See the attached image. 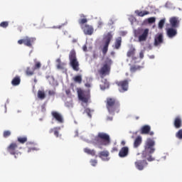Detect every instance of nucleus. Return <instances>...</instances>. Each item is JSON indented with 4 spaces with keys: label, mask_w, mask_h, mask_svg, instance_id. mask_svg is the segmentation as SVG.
I'll use <instances>...</instances> for the list:
<instances>
[{
    "label": "nucleus",
    "mask_w": 182,
    "mask_h": 182,
    "mask_svg": "<svg viewBox=\"0 0 182 182\" xmlns=\"http://www.w3.org/2000/svg\"><path fill=\"white\" fill-rule=\"evenodd\" d=\"M176 139H178V140H182V129H179L176 133Z\"/></svg>",
    "instance_id": "c9c22d12"
},
{
    "label": "nucleus",
    "mask_w": 182,
    "mask_h": 182,
    "mask_svg": "<svg viewBox=\"0 0 182 182\" xmlns=\"http://www.w3.org/2000/svg\"><path fill=\"white\" fill-rule=\"evenodd\" d=\"M169 23L171 28H178L180 26V18L176 16L171 17L169 19Z\"/></svg>",
    "instance_id": "2eb2a0df"
},
{
    "label": "nucleus",
    "mask_w": 182,
    "mask_h": 182,
    "mask_svg": "<svg viewBox=\"0 0 182 182\" xmlns=\"http://www.w3.org/2000/svg\"><path fill=\"white\" fill-rule=\"evenodd\" d=\"M34 82H35V83H36V82H38V80H36V78L34 79Z\"/></svg>",
    "instance_id": "5fc2aeb1"
},
{
    "label": "nucleus",
    "mask_w": 182,
    "mask_h": 182,
    "mask_svg": "<svg viewBox=\"0 0 182 182\" xmlns=\"http://www.w3.org/2000/svg\"><path fill=\"white\" fill-rule=\"evenodd\" d=\"M139 58H140L141 59H143V58H144V52L141 51V52L139 53Z\"/></svg>",
    "instance_id": "49530a36"
},
{
    "label": "nucleus",
    "mask_w": 182,
    "mask_h": 182,
    "mask_svg": "<svg viewBox=\"0 0 182 182\" xmlns=\"http://www.w3.org/2000/svg\"><path fill=\"white\" fill-rule=\"evenodd\" d=\"M149 23H154L156 22V18L154 17H150L148 18Z\"/></svg>",
    "instance_id": "79ce46f5"
},
{
    "label": "nucleus",
    "mask_w": 182,
    "mask_h": 182,
    "mask_svg": "<svg viewBox=\"0 0 182 182\" xmlns=\"http://www.w3.org/2000/svg\"><path fill=\"white\" fill-rule=\"evenodd\" d=\"M90 163L91 166H92L93 167H95V166H97V160H96V159H91L90 161Z\"/></svg>",
    "instance_id": "a19ab883"
},
{
    "label": "nucleus",
    "mask_w": 182,
    "mask_h": 182,
    "mask_svg": "<svg viewBox=\"0 0 182 182\" xmlns=\"http://www.w3.org/2000/svg\"><path fill=\"white\" fill-rule=\"evenodd\" d=\"M164 23H166V19L163 18L159 23V29H163V27L164 26Z\"/></svg>",
    "instance_id": "e433bc0d"
},
{
    "label": "nucleus",
    "mask_w": 182,
    "mask_h": 182,
    "mask_svg": "<svg viewBox=\"0 0 182 182\" xmlns=\"http://www.w3.org/2000/svg\"><path fill=\"white\" fill-rule=\"evenodd\" d=\"M19 146H18V143L12 142L7 147L6 150L8 153L11 154V156H14L15 159L19 158L21 156V152L19 151Z\"/></svg>",
    "instance_id": "39448f33"
},
{
    "label": "nucleus",
    "mask_w": 182,
    "mask_h": 182,
    "mask_svg": "<svg viewBox=\"0 0 182 182\" xmlns=\"http://www.w3.org/2000/svg\"><path fill=\"white\" fill-rule=\"evenodd\" d=\"M51 115L58 122V123H63L64 119H63V116L60 114V113L53 111L51 112Z\"/></svg>",
    "instance_id": "a211bd4d"
},
{
    "label": "nucleus",
    "mask_w": 182,
    "mask_h": 182,
    "mask_svg": "<svg viewBox=\"0 0 182 182\" xmlns=\"http://www.w3.org/2000/svg\"><path fill=\"white\" fill-rule=\"evenodd\" d=\"M55 91H53V90H49L48 91V95H49V96H55Z\"/></svg>",
    "instance_id": "c03bdc74"
},
{
    "label": "nucleus",
    "mask_w": 182,
    "mask_h": 182,
    "mask_svg": "<svg viewBox=\"0 0 182 182\" xmlns=\"http://www.w3.org/2000/svg\"><path fill=\"white\" fill-rule=\"evenodd\" d=\"M156 142L154 140L151 139V138H148L145 142L144 145V150L142 151V158L146 159L150 154H153L156 149H154V146Z\"/></svg>",
    "instance_id": "7ed1b4c3"
},
{
    "label": "nucleus",
    "mask_w": 182,
    "mask_h": 182,
    "mask_svg": "<svg viewBox=\"0 0 182 182\" xmlns=\"http://www.w3.org/2000/svg\"><path fill=\"white\" fill-rule=\"evenodd\" d=\"M59 130H60V127H55L54 128H51L49 130V133L50 134L54 133V136H55V137H59Z\"/></svg>",
    "instance_id": "5701e85b"
},
{
    "label": "nucleus",
    "mask_w": 182,
    "mask_h": 182,
    "mask_svg": "<svg viewBox=\"0 0 182 182\" xmlns=\"http://www.w3.org/2000/svg\"><path fill=\"white\" fill-rule=\"evenodd\" d=\"M3 136L5 139L9 137V136H11V131L9 130L4 131L3 133Z\"/></svg>",
    "instance_id": "58836bf2"
},
{
    "label": "nucleus",
    "mask_w": 182,
    "mask_h": 182,
    "mask_svg": "<svg viewBox=\"0 0 182 182\" xmlns=\"http://www.w3.org/2000/svg\"><path fill=\"white\" fill-rule=\"evenodd\" d=\"M57 69H63V63L57 64Z\"/></svg>",
    "instance_id": "37998d69"
},
{
    "label": "nucleus",
    "mask_w": 182,
    "mask_h": 182,
    "mask_svg": "<svg viewBox=\"0 0 182 182\" xmlns=\"http://www.w3.org/2000/svg\"><path fill=\"white\" fill-rule=\"evenodd\" d=\"M129 82L130 80H124L121 81H117L115 85L118 87V90L120 93H124L129 90Z\"/></svg>",
    "instance_id": "6e6552de"
},
{
    "label": "nucleus",
    "mask_w": 182,
    "mask_h": 182,
    "mask_svg": "<svg viewBox=\"0 0 182 182\" xmlns=\"http://www.w3.org/2000/svg\"><path fill=\"white\" fill-rule=\"evenodd\" d=\"M17 141L21 144H25L28 141V138L26 136H19L17 138Z\"/></svg>",
    "instance_id": "c85d7f7f"
},
{
    "label": "nucleus",
    "mask_w": 182,
    "mask_h": 182,
    "mask_svg": "<svg viewBox=\"0 0 182 182\" xmlns=\"http://www.w3.org/2000/svg\"><path fill=\"white\" fill-rule=\"evenodd\" d=\"M69 60L70 66L73 68V70H75V72H79V61H77L76 51L75 50H72L70 52Z\"/></svg>",
    "instance_id": "20e7f679"
},
{
    "label": "nucleus",
    "mask_w": 182,
    "mask_h": 182,
    "mask_svg": "<svg viewBox=\"0 0 182 182\" xmlns=\"http://www.w3.org/2000/svg\"><path fill=\"white\" fill-rule=\"evenodd\" d=\"M42 68V64L39 61L35 60V65L33 66V70H39V69Z\"/></svg>",
    "instance_id": "7c9ffc66"
},
{
    "label": "nucleus",
    "mask_w": 182,
    "mask_h": 182,
    "mask_svg": "<svg viewBox=\"0 0 182 182\" xmlns=\"http://www.w3.org/2000/svg\"><path fill=\"white\" fill-rule=\"evenodd\" d=\"M136 14L138 15V16H145V15H149L150 14V12L147 11H136Z\"/></svg>",
    "instance_id": "72a5a7b5"
},
{
    "label": "nucleus",
    "mask_w": 182,
    "mask_h": 182,
    "mask_svg": "<svg viewBox=\"0 0 182 182\" xmlns=\"http://www.w3.org/2000/svg\"><path fill=\"white\" fill-rule=\"evenodd\" d=\"M136 119H139V117H136Z\"/></svg>",
    "instance_id": "6e6d98bb"
},
{
    "label": "nucleus",
    "mask_w": 182,
    "mask_h": 182,
    "mask_svg": "<svg viewBox=\"0 0 182 182\" xmlns=\"http://www.w3.org/2000/svg\"><path fill=\"white\" fill-rule=\"evenodd\" d=\"M113 61L112 59L107 58L104 63H102L100 70H98V73L100 77L102 79L101 83L100 84V87L101 90H105V89H109V84L107 79H105V76L110 75V70L112 69V64Z\"/></svg>",
    "instance_id": "f257e3e1"
},
{
    "label": "nucleus",
    "mask_w": 182,
    "mask_h": 182,
    "mask_svg": "<svg viewBox=\"0 0 182 182\" xmlns=\"http://www.w3.org/2000/svg\"><path fill=\"white\" fill-rule=\"evenodd\" d=\"M80 18H80L78 20V23H79V25H80V26L82 28V26H83V25H85V23H87V18H85L84 14H80Z\"/></svg>",
    "instance_id": "b1692460"
},
{
    "label": "nucleus",
    "mask_w": 182,
    "mask_h": 182,
    "mask_svg": "<svg viewBox=\"0 0 182 182\" xmlns=\"http://www.w3.org/2000/svg\"><path fill=\"white\" fill-rule=\"evenodd\" d=\"M26 75L27 76H33V75H35V70L33 69H31L30 67H28L26 70Z\"/></svg>",
    "instance_id": "c756f323"
},
{
    "label": "nucleus",
    "mask_w": 182,
    "mask_h": 182,
    "mask_svg": "<svg viewBox=\"0 0 182 182\" xmlns=\"http://www.w3.org/2000/svg\"><path fill=\"white\" fill-rule=\"evenodd\" d=\"M81 28L83 31L85 35H93V32H95L93 26L88 24H85L84 26H82Z\"/></svg>",
    "instance_id": "dca6fc26"
},
{
    "label": "nucleus",
    "mask_w": 182,
    "mask_h": 182,
    "mask_svg": "<svg viewBox=\"0 0 182 182\" xmlns=\"http://www.w3.org/2000/svg\"><path fill=\"white\" fill-rule=\"evenodd\" d=\"M140 144H141V136H138L134 141V149H137V147H139V146H140Z\"/></svg>",
    "instance_id": "a878e982"
},
{
    "label": "nucleus",
    "mask_w": 182,
    "mask_h": 182,
    "mask_svg": "<svg viewBox=\"0 0 182 182\" xmlns=\"http://www.w3.org/2000/svg\"><path fill=\"white\" fill-rule=\"evenodd\" d=\"M83 50H84L85 52H86V50H87V48L86 46H84V47H83Z\"/></svg>",
    "instance_id": "8fccbe9b"
},
{
    "label": "nucleus",
    "mask_w": 182,
    "mask_h": 182,
    "mask_svg": "<svg viewBox=\"0 0 182 182\" xmlns=\"http://www.w3.org/2000/svg\"><path fill=\"white\" fill-rule=\"evenodd\" d=\"M85 86H86V87H90V84L86 83V84H85Z\"/></svg>",
    "instance_id": "3c124183"
},
{
    "label": "nucleus",
    "mask_w": 182,
    "mask_h": 182,
    "mask_svg": "<svg viewBox=\"0 0 182 182\" xmlns=\"http://www.w3.org/2000/svg\"><path fill=\"white\" fill-rule=\"evenodd\" d=\"M141 69V67L139 65H132L130 68V70L132 73L136 72V70H140Z\"/></svg>",
    "instance_id": "f704fd0d"
},
{
    "label": "nucleus",
    "mask_w": 182,
    "mask_h": 182,
    "mask_svg": "<svg viewBox=\"0 0 182 182\" xmlns=\"http://www.w3.org/2000/svg\"><path fill=\"white\" fill-rule=\"evenodd\" d=\"M84 151L87 154H90V156H95L96 155V151H95L94 149H90L89 148H85Z\"/></svg>",
    "instance_id": "cd10ccee"
},
{
    "label": "nucleus",
    "mask_w": 182,
    "mask_h": 182,
    "mask_svg": "<svg viewBox=\"0 0 182 182\" xmlns=\"http://www.w3.org/2000/svg\"><path fill=\"white\" fill-rule=\"evenodd\" d=\"M141 134H149V136H154V132L151 131L150 125H144L141 128Z\"/></svg>",
    "instance_id": "ddd939ff"
},
{
    "label": "nucleus",
    "mask_w": 182,
    "mask_h": 182,
    "mask_svg": "<svg viewBox=\"0 0 182 182\" xmlns=\"http://www.w3.org/2000/svg\"><path fill=\"white\" fill-rule=\"evenodd\" d=\"M105 103L109 114H114V113H119L120 112V102H119L117 99L107 97Z\"/></svg>",
    "instance_id": "f03ea898"
},
{
    "label": "nucleus",
    "mask_w": 182,
    "mask_h": 182,
    "mask_svg": "<svg viewBox=\"0 0 182 182\" xmlns=\"http://www.w3.org/2000/svg\"><path fill=\"white\" fill-rule=\"evenodd\" d=\"M164 39H163V33H160L156 35L154 38V46H159V45H161L163 43Z\"/></svg>",
    "instance_id": "6ab92c4d"
},
{
    "label": "nucleus",
    "mask_w": 182,
    "mask_h": 182,
    "mask_svg": "<svg viewBox=\"0 0 182 182\" xmlns=\"http://www.w3.org/2000/svg\"><path fill=\"white\" fill-rule=\"evenodd\" d=\"M119 157L121 159H124L129 156V148L127 146H123L118 154Z\"/></svg>",
    "instance_id": "aec40b11"
},
{
    "label": "nucleus",
    "mask_w": 182,
    "mask_h": 182,
    "mask_svg": "<svg viewBox=\"0 0 182 182\" xmlns=\"http://www.w3.org/2000/svg\"><path fill=\"white\" fill-rule=\"evenodd\" d=\"M97 139L102 140L100 142L101 146H109V144H110V136L106 133H98Z\"/></svg>",
    "instance_id": "9d476101"
},
{
    "label": "nucleus",
    "mask_w": 182,
    "mask_h": 182,
    "mask_svg": "<svg viewBox=\"0 0 182 182\" xmlns=\"http://www.w3.org/2000/svg\"><path fill=\"white\" fill-rule=\"evenodd\" d=\"M78 98L81 100V102H83V103H87L90 99V92L80 90L78 91Z\"/></svg>",
    "instance_id": "9b49d317"
},
{
    "label": "nucleus",
    "mask_w": 182,
    "mask_h": 182,
    "mask_svg": "<svg viewBox=\"0 0 182 182\" xmlns=\"http://www.w3.org/2000/svg\"><path fill=\"white\" fill-rule=\"evenodd\" d=\"M119 149H117V147H113L111 150V153H114L116 151H118Z\"/></svg>",
    "instance_id": "de8ad7c7"
},
{
    "label": "nucleus",
    "mask_w": 182,
    "mask_h": 182,
    "mask_svg": "<svg viewBox=\"0 0 182 182\" xmlns=\"http://www.w3.org/2000/svg\"><path fill=\"white\" fill-rule=\"evenodd\" d=\"M135 36L138 37L139 42H146L149 37V28H139L135 31Z\"/></svg>",
    "instance_id": "423d86ee"
},
{
    "label": "nucleus",
    "mask_w": 182,
    "mask_h": 182,
    "mask_svg": "<svg viewBox=\"0 0 182 182\" xmlns=\"http://www.w3.org/2000/svg\"><path fill=\"white\" fill-rule=\"evenodd\" d=\"M109 156H110V153L107 150L102 151L98 153V157L103 161H109L110 160Z\"/></svg>",
    "instance_id": "4468645a"
},
{
    "label": "nucleus",
    "mask_w": 182,
    "mask_h": 182,
    "mask_svg": "<svg viewBox=\"0 0 182 182\" xmlns=\"http://www.w3.org/2000/svg\"><path fill=\"white\" fill-rule=\"evenodd\" d=\"M136 54V48L134 47H131L128 52L127 53V58H132L133 60H136L137 59L136 57H134V55Z\"/></svg>",
    "instance_id": "412c9836"
},
{
    "label": "nucleus",
    "mask_w": 182,
    "mask_h": 182,
    "mask_svg": "<svg viewBox=\"0 0 182 182\" xmlns=\"http://www.w3.org/2000/svg\"><path fill=\"white\" fill-rule=\"evenodd\" d=\"M122 146H124V144H126V142L124 141H122Z\"/></svg>",
    "instance_id": "603ef678"
},
{
    "label": "nucleus",
    "mask_w": 182,
    "mask_h": 182,
    "mask_svg": "<svg viewBox=\"0 0 182 182\" xmlns=\"http://www.w3.org/2000/svg\"><path fill=\"white\" fill-rule=\"evenodd\" d=\"M99 25H103V23H102L101 21L99 22Z\"/></svg>",
    "instance_id": "864d4df0"
},
{
    "label": "nucleus",
    "mask_w": 182,
    "mask_h": 182,
    "mask_svg": "<svg viewBox=\"0 0 182 182\" xmlns=\"http://www.w3.org/2000/svg\"><path fill=\"white\" fill-rule=\"evenodd\" d=\"M134 164L137 170L141 171L144 170V167H147L149 164L146 160H138L135 161Z\"/></svg>",
    "instance_id": "f8f14e48"
},
{
    "label": "nucleus",
    "mask_w": 182,
    "mask_h": 182,
    "mask_svg": "<svg viewBox=\"0 0 182 182\" xmlns=\"http://www.w3.org/2000/svg\"><path fill=\"white\" fill-rule=\"evenodd\" d=\"M121 46H122V38L119 37L115 41L114 48L115 49H120Z\"/></svg>",
    "instance_id": "bb28decb"
},
{
    "label": "nucleus",
    "mask_w": 182,
    "mask_h": 182,
    "mask_svg": "<svg viewBox=\"0 0 182 182\" xmlns=\"http://www.w3.org/2000/svg\"><path fill=\"white\" fill-rule=\"evenodd\" d=\"M21 84V77L20 76H16L11 81V85L13 86H18Z\"/></svg>",
    "instance_id": "393cba45"
},
{
    "label": "nucleus",
    "mask_w": 182,
    "mask_h": 182,
    "mask_svg": "<svg viewBox=\"0 0 182 182\" xmlns=\"http://www.w3.org/2000/svg\"><path fill=\"white\" fill-rule=\"evenodd\" d=\"M38 99H41V100H43L45 97H46V95H45V91L38 90Z\"/></svg>",
    "instance_id": "2f4dec72"
},
{
    "label": "nucleus",
    "mask_w": 182,
    "mask_h": 182,
    "mask_svg": "<svg viewBox=\"0 0 182 182\" xmlns=\"http://www.w3.org/2000/svg\"><path fill=\"white\" fill-rule=\"evenodd\" d=\"M56 63H58V65L60 64V63H62V61L60 60V58H58L56 60Z\"/></svg>",
    "instance_id": "09e8293b"
},
{
    "label": "nucleus",
    "mask_w": 182,
    "mask_h": 182,
    "mask_svg": "<svg viewBox=\"0 0 182 182\" xmlns=\"http://www.w3.org/2000/svg\"><path fill=\"white\" fill-rule=\"evenodd\" d=\"M36 41V38L33 37L26 36L24 38L18 40V45H25V46H28V48H32L33 43Z\"/></svg>",
    "instance_id": "1a4fd4ad"
},
{
    "label": "nucleus",
    "mask_w": 182,
    "mask_h": 182,
    "mask_svg": "<svg viewBox=\"0 0 182 182\" xmlns=\"http://www.w3.org/2000/svg\"><path fill=\"white\" fill-rule=\"evenodd\" d=\"M166 35L168 38H174L177 36V28L174 27L166 28Z\"/></svg>",
    "instance_id": "f3484780"
},
{
    "label": "nucleus",
    "mask_w": 182,
    "mask_h": 182,
    "mask_svg": "<svg viewBox=\"0 0 182 182\" xmlns=\"http://www.w3.org/2000/svg\"><path fill=\"white\" fill-rule=\"evenodd\" d=\"M92 112H93V111H91V109L89 108H86L85 109V113H86L87 114V116H89V117H92V114H91Z\"/></svg>",
    "instance_id": "ea45409f"
},
{
    "label": "nucleus",
    "mask_w": 182,
    "mask_h": 182,
    "mask_svg": "<svg viewBox=\"0 0 182 182\" xmlns=\"http://www.w3.org/2000/svg\"><path fill=\"white\" fill-rule=\"evenodd\" d=\"M113 39V35L112 33H108L107 35L104 36L103 38V48H102V53L103 55H106L107 53V50H109V45H110V42Z\"/></svg>",
    "instance_id": "0eeeda50"
},
{
    "label": "nucleus",
    "mask_w": 182,
    "mask_h": 182,
    "mask_svg": "<svg viewBox=\"0 0 182 182\" xmlns=\"http://www.w3.org/2000/svg\"><path fill=\"white\" fill-rule=\"evenodd\" d=\"M147 160L148 161H154V158H153V156L149 155L148 156Z\"/></svg>",
    "instance_id": "a18cd8bd"
},
{
    "label": "nucleus",
    "mask_w": 182,
    "mask_h": 182,
    "mask_svg": "<svg viewBox=\"0 0 182 182\" xmlns=\"http://www.w3.org/2000/svg\"><path fill=\"white\" fill-rule=\"evenodd\" d=\"M73 80L75 83H79V85H80V83H82V76L80 75H75L73 77Z\"/></svg>",
    "instance_id": "473e14b6"
},
{
    "label": "nucleus",
    "mask_w": 182,
    "mask_h": 182,
    "mask_svg": "<svg viewBox=\"0 0 182 182\" xmlns=\"http://www.w3.org/2000/svg\"><path fill=\"white\" fill-rule=\"evenodd\" d=\"M173 126L175 129H181L182 127V120L181 117H176L173 121Z\"/></svg>",
    "instance_id": "4be33fe9"
},
{
    "label": "nucleus",
    "mask_w": 182,
    "mask_h": 182,
    "mask_svg": "<svg viewBox=\"0 0 182 182\" xmlns=\"http://www.w3.org/2000/svg\"><path fill=\"white\" fill-rule=\"evenodd\" d=\"M9 26V23L8 21H2L0 23L1 28H8Z\"/></svg>",
    "instance_id": "4c0bfd02"
}]
</instances>
